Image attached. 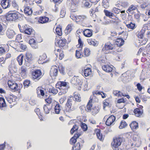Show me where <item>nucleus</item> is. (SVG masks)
I'll list each match as a JSON object with an SVG mask.
<instances>
[{
	"mask_svg": "<svg viewBox=\"0 0 150 150\" xmlns=\"http://www.w3.org/2000/svg\"><path fill=\"white\" fill-rule=\"evenodd\" d=\"M73 96H71L67 100L65 105L63 111L64 114L68 117V114L74 110L73 106Z\"/></svg>",
	"mask_w": 150,
	"mask_h": 150,
	"instance_id": "obj_1",
	"label": "nucleus"
},
{
	"mask_svg": "<svg viewBox=\"0 0 150 150\" xmlns=\"http://www.w3.org/2000/svg\"><path fill=\"white\" fill-rule=\"evenodd\" d=\"M104 12L106 16L110 18L113 16V13L110 12L108 10L106 9H104Z\"/></svg>",
	"mask_w": 150,
	"mask_h": 150,
	"instance_id": "obj_62",
	"label": "nucleus"
},
{
	"mask_svg": "<svg viewBox=\"0 0 150 150\" xmlns=\"http://www.w3.org/2000/svg\"><path fill=\"white\" fill-rule=\"evenodd\" d=\"M101 91L98 90H94L92 92V95H91L90 98L93 100L96 98V96L101 95Z\"/></svg>",
	"mask_w": 150,
	"mask_h": 150,
	"instance_id": "obj_42",
	"label": "nucleus"
},
{
	"mask_svg": "<svg viewBox=\"0 0 150 150\" xmlns=\"http://www.w3.org/2000/svg\"><path fill=\"white\" fill-rule=\"evenodd\" d=\"M70 18L76 23H82L86 20L87 17L84 15L75 16L73 14H71L70 15Z\"/></svg>",
	"mask_w": 150,
	"mask_h": 150,
	"instance_id": "obj_11",
	"label": "nucleus"
},
{
	"mask_svg": "<svg viewBox=\"0 0 150 150\" xmlns=\"http://www.w3.org/2000/svg\"><path fill=\"white\" fill-rule=\"evenodd\" d=\"M6 35L9 38H12L15 35L16 33L13 30L8 29L6 32Z\"/></svg>",
	"mask_w": 150,
	"mask_h": 150,
	"instance_id": "obj_37",
	"label": "nucleus"
},
{
	"mask_svg": "<svg viewBox=\"0 0 150 150\" xmlns=\"http://www.w3.org/2000/svg\"><path fill=\"white\" fill-rule=\"evenodd\" d=\"M19 47L21 50V51L24 52L26 50L27 48L26 45L24 43H20L19 44L18 47Z\"/></svg>",
	"mask_w": 150,
	"mask_h": 150,
	"instance_id": "obj_57",
	"label": "nucleus"
},
{
	"mask_svg": "<svg viewBox=\"0 0 150 150\" xmlns=\"http://www.w3.org/2000/svg\"><path fill=\"white\" fill-rule=\"evenodd\" d=\"M123 138L121 135L115 136L111 144V146L114 150H120V146L123 141Z\"/></svg>",
	"mask_w": 150,
	"mask_h": 150,
	"instance_id": "obj_2",
	"label": "nucleus"
},
{
	"mask_svg": "<svg viewBox=\"0 0 150 150\" xmlns=\"http://www.w3.org/2000/svg\"><path fill=\"white\" fill-rule=\"evenodd\" d=\"M115 19L114 20H112V23L115 25H120L121 21L119 18L118 17H116L115 18Z\"/></svg>",
	"mask_w": 150,
	"mask_h": 150,
	"instance_id": "obj_64",
	"label": "nucleus"
},
{
	"mask_svg": "<svg viewBox=\"0 0 150 150\" xmlns=\"http://www.w3.org/2000/svg\"><path fill=\"white\" fill-rule=\"evenodd\" d=\"M78 5H77L71 3L69 7V9L71 12H74L77 11L78 10Z\"/></svg>",
	"mask_w": 150,
	"mask_h": 150,
	"instance_id": "obj_50",
	"label": "nucleus"
},
{
	"mask_svg": "<svg viewBox=\"0 0 150 150\" xmlns=\"http://www.w3.org/2000/svg\"><path fill=\"white\" fill-rule=\"evenodd\" d=\"M72 30V26L71 25L68 24L67 27L64 30L65 33L67 34L68 35L71 32V31Z\"/></svg>",
	"mask_w": 150,
	"mask_h": 150,
	"instance_id": "obj_54",
	"label": "nucleus"
},
{
	"mask_svg": "<svg viewBox=\"0 0 150 150\" xmlns=\"http://www.w3.org/2000/svg\"><path fill=\"white\" fill-rule=\"evenodd\" d=\"M49 18L46 16H41L39 17L38 20V22L39 23L44 24L48 22Z\"/></svg>",
	"mask_w": 150,
	"mask_h": 150,
	"instance_id": "obj_31",
	"label": "nucleus"
},
{
	"mask_svg": "<svg viewBox=\"0 0 150 150\" xmlns=\"http://www.w3.org/2000/svg\"><path fill=\"white\" fill-rule=\"evenodd\" d=\"M127 125V124L125 121L124 120H122L120 122L119 128L120 129H122L126 127Z\"/></svg>",
	"mask_w": 150,
	"mask_h": 150,
	"instance_id": "obj_58",
	"label": "nucleus"
},
{
	"mask_svg": "<svg viewBox=\"0 0 150 150\" xmlns=\"http://www.w3.org/2000/svg\"><path fill=\"white\" fill-rule=\"evenodd\" d=\"M87 41L90 45L94 47L97 46L99 44L98 42L93 38L88 39H87Z\"/></svg>",
	"mask_w": 150,
	"mask_h": 150,
	"instance_id": "obj_30",
	"label": "nucleus"
},
{
	"mask_svg": "<svg viewBox=\"0 0 150 150\" xmlns=\"http://www.w3.org/2000/svg\"><path fill=\"white\" fill-rule=\"evenodd\" d=\"M104 119L106 120L105 124L108 126H111L114 125L116 120V117L113 115L110 116L106 115L104 117Z\"/></svg>",
	"mask_w": 150,
	"mask_h": 150,
	"instance_id": "obj_8",
	"label": "nucleus"
},
{
	"mask_svg": "<svg viewBox=\"0 0 150 150\" xmlns=\"http://www.w3.org/2000/svg\"><path fill=\"white\" fill-rule=\"evenodd\" d=\"M58 70L57 67L56 66H52L50 71V75L52 77L56 76L58 74Z\"/></svg>",
	"mask_w": 150,
	"mask_h": 150,
	"instance_id": "obj_22",
	"label": "nucleus"
},
{
	"mask_svg": "<svg viewBox=\"0 0 150 150\" xmlns=\"http://www.w3.org/2000/svg\"><path fill=\"white\" fill-rule=\"evenodd\" d=\"M24 11V13L28 15H30L32 13V9L28 6L25 7Z\"/></svg>",
	"mask_w": 150,
	"mask_h": 150,
	"instance_id": "obj_51",
	"label": "nucleus"
},
{
	"mask_svg": "<svg viewBox=\"0 0 150 150\" xmlns=\"http://www.w3.org/2000/svg\"><path fill=\"white\" fill-rule=\"evenodd\" d=\"M129 126L132 131L136 130L139 128L138 123L136 121L132 122L129 125Z\"/></svg>",
	"mask_w": 150,
	"mask_h": 150,
	"instance_id": "obj_36",
	"label": "nucleus"
},
{
	"mask_svg": "<svg viewBox=\"0 0 150 150\" xmlns=\"http://www.w3.org/2000/svg\"><path fill=\"white\" fill-rule=\"evenodd\" d=\"M100 109V107L99 105H96L92 108L91 113L93 115H95L99 112Z\"/></svg>",
	"mask_w": 150,
	"mask_h": 150,
	"instance_id": "obj_35",
	"label": "nucleus"
},
{
	"mask_svg": "<svg viewBox=\"0 0 150 150\" xmlns=\"http://www.w3.org/2000/svg\"><path fill=\"white\" fill-rule=\"evenodd\" d=\"M20 13L17 12L10 11L5 15V18L7 21H15L19 17Z\"/></svg>",
	"mask_w": 150,
	"mask_h": 150,
	"instance_id": "obj_4",
	"label": "nucleus"
},
{
	"mask_svg": "<svg viewBox=\"0 0 150 150\" xmlns=\"http://www.w3.org/2000/svg\"><path fill=\"white\" fill-rule=\"evenodd\" d=\"M25 56L26 59H25V61L30 62L33 60V56L29 52H27L26 53Z\"/></svg>",
	"mask_w": 150,
	"mask_h": 150,
	"instance_id": "obj_45",
	"label": "nucleus"
},
{
	"mask_svg": "<svg viewBox=\"0 0 150 150\" xmlns=\"http://www.w3.org/2000/svg\"><path fill=\"white\" fill-rule=\"evenodd\" d=\"M71 83L75 86V87L76 89L80 90L83 83V80L79 77L77 76L71 79Z\"/></svg>",
	"mask_w": 150,
	"mask_h": 150,
	"instance_id": "obj_5",
	"label": "nucleus"
},
{
	"mask_svg": "<svg viewBox=\"0 0 150 150\" xmlns=\"http://www.w3.org/2000/svg\"><path fill=\"white\" fill-rule=\"evenodd\" d=\"M18 26L20 31L22 33L28 35H31L33 33V30L28 25H25L21 27L20 26V27L19 25Z\"/></svg>",
	"mask_w": 150,
	"mask_h": 150,
	"instance_id": "obj_9",
	"label": "nucleus"
},
{
	"mask_svg": "<svg viewBox=\"0 0 150 150\" xmlns=\"http://www.w3.org/2000/svg\"><path fill=\"white\" fill-rule=\"evenodd\" d=\"M92 73L91 69L89 67H85L82 69V70L83 75L85 77H88L91 75Z\"/></svg>",
	"mask_w": 150,
	"mask_h": 150,
	"instance_id": "obj_18",
	"label": "nucleus"
},
{
	"mask_svg": "<svg viewBox=\"0 0 150 150\" xmlns=\"http://www.w3.org/2000/svg\"><path fill=\"white\" fill-rule=\"evenodd\" d=\"M45 89L42 87L41 86H39L37 88V93L38 96H41L43 97H46L47 96L45 94Z\"/></svg>",
	"mask_w": 150,
	"mask_h": 150,
	"instance_id": "obj_25",
	"label": "nucleus"
},
{
	"mask_svg": "<svg viewBox=\"0 0 150 150\" xmlns=\"http://www.w3.org/2000/svg\"><path fill=\"white\" fill-rule=\"evenodd\" d=\"M137 9V6L135 5H132L126 11L127 13H130L131 11L135 10Z\"/></svg>",
	"mask_w": 150,
	"mask_h": 150,
	"instance_id": "obj_53",
	"label": "nucleus"
},
{
	"mask_svg": "<svg viewBox=\"0 0 150 150\" xmlns=\"http://www.w3.org/2000/svg\"><path fill=\"white\" fill-rule=\"evenodd\" d=\"M7 105L4 98L3 97H0V109L2 110Z\"/></svg>",
	"mask_w": 150,
	"mask_h": 150,
	"instance_id": "obj_41",
	"label": "nucleus"
},
{
	"mask_svg": "<svg viewBox=\"0 0 150 150\" xmlns=\"http://www.w3.org/2000/svg\"><path fill=\"white\" fill-rule=\"evenodd\" d=\"M42 74L41 71L38 69L34 70L31 72L32 79L35 81H39L42 78Z\"/></svg>",
	"mask_w": 150,
	"mask_h": 150,
	"instance_id": "obj_7",
	"label": "nucleus"
},
{
	"mask_svg": "<svg viewBox=\"0 0 150 150\" xmlns=\"http://www.w3.org/2000/svg\"><path fill=\"white\" fill-rule=\"evenodd\" d=\"M78 128L79 127L77 125H74L70 130L71 134H72L75 131H77Z\"/></svg>",
	"mask_w": 150,
	"mask_h": 150,
	"instance_id": "obj_60",
	"label": "nucleus"
},
{
	"mask_svg": "<svg viewBox=\"0 0 150 150\" xmlns=\"http://www.w3.org/2000/svg\"><path fill=\"white\" fill-rule=\"evenodd\" d=\"M55 87L56 88H58L60 90L58 93L59 96H62L66 94L68 91L66 82L59 81L56 84Z\"/></svg>",
	"mask_w": 150,
	"mask_h": 150,
	"instance_id": "obj_3",
	"label": "nucleus"
},
{
	"mask_svg": "<svg viewBox=\"0 0 150 150\" xmlns=\"http://www.w3.org/2000/svg\"><path fill=\"white\" fill-rule=\"evenodd\" d=\"M10 2L9 0H2L1 1V4L3 8L5 9L10 6Z\"/></svg>",
	"mask_w": 150,
	"mask_h": 150,
	"instance_id": "obj_29",
	"label": "nucleus"
},
{
	"mask_svg": "<svg viewBox=\"0 0 150 150\" xmlns=\"http://www.w3.org/2000/svg\"><path fill=\"white\" fill-rule=\"evenodd\" d=\"M81 133L80 132H77L75 134L74 136L71 137L69 143L71 145H74L77 141V139L81 135Z\"/></svg>",
	"mask_w": 150,
	"mask_h": 150,
	"instance_id": "obj_20",
	"label": "nucleus"
},
{
	"mask_svg": "<svg viewBox=\"0 0 150 150\" xmlns=\"http://www.w3.org/2000/svg\"><path fill=\"white\" fill-rule=\"evenodd\" d=\"M93 30L91 29L88 28L85 29L83 30V35L86 37L90 38L93 35Z\"/></svg>",
	"mask_w": 150,
	"mask_h": 150,
	"instance_id": "obj_24",
	"label": "nucleus"
},
{
	"mask_svg": "<svg viewBox=\"0 0 150 150\" xmlns=\"http://www.w3.org/2000/svg\"><path fill=\"white\" fill-rule=\"evenodd\" d=\"M132 139L135 143V144L137 147H139L142 143V139L139 135L137 133L133 134Z\"/></svg>",
	"mask_w": 150,
	"mask_h": 150,
	"instance_id": "obj_14",
	"label": "nucleus"
},
{
	"mask_svg": "<svg viewBox=\"0 0 150 150\" xmlns=\"http://www.w3.org/2000/svg\"><path fill=\"white\" fill-rule=\"evenodd\" d=\"M137 108L134 109L133 112L135 117H140L143 114V106L140 105L138 104H137Z\"/></svg>",
	"mask_w": 150,
	"mask_h": 150,
	"instance_id": "obj_10",
	"label": "nucleus"
},
{
	"mask_svg": "<svg viewBox=\"0 0 150 150\" xmlns=\"http://www.w3.org/2000/svg\"><path fill=\"white\" fill-rule=\"evenodd\" d=\"M97 138L101 141L103 142L105 136H103L100 132V130L99 129L96 133Z\"/></svg>",
	"mask_w": 150,
	"mask_h": 150,
	"instance_id": "obj_40",
	"label": "nucleus"
},
{
	"mask_svg": "<svg viewBox=\"0 0 150 150\" xmlns=\"http://www.w3.org/2000/svg\"><path fill=\"white\" fill-rule=\"evenodd\" d=\"M111 100V99L110 98H108L105 99L104 102L103 103V109H105L106 107L109 105V104L110 103Z\"/></svg>",
	"mask_w": 150,
	"mask_h": 150,
	"instance_id": "obj_56",
	"label": "nucleus"
},
{
	"mask_svg": "<svg viewBox=\"0 0 150 150\" xmlns=\"http://www.w3.org/2000/svg\"><path fill=\"white\" fill-rule=\"evenodd\" d=\"M54 52L57 57L59 56V58L60 60H62L64 57V55L63 50L61 49L55 48Z\"/></svg>",
	"mask_w": 150,
	"mask_h": 150,
	"instance_id": "obj_17",
	"label": "nucleus"
},
{
	"mask_svg": "<svg viewBox=\"0 0 150 150\" xmlns=\"http://www.w3.org/2000/svg\"><path fill=\"white\" fill-rule=\"evenodd\" d=\"M49 93H52L54 95L57 94L58 92L57 89L55 88L54 87L50 88L49 89Z\"/></svg>",
	"mask_w": 150,
	"mask_h": 150,
	"instance_id": "obj_63",
	"label": "nucleus"
},
{
	"mask_svg": "<svg viewBox=\"0 0 150 150\" xmlns=\"http://www.w3.org/2000/svg\"><path fill=\"white\" fill-rule=\"evenodd\" d=\"M29 43L33 49L38 48V46L37 43L34 39H31L29 40Z\"/></svg>",
	"mask_w": 150,
	"mask_h": 150,
	"instance_id": "obj_39",
	"label": "nucleus"
},
{
	"mask_svg": "<svg viewBox=\"0 0 150 150\" xmlns=\"http://www.w3.org/2000/svg\"><path fill=\"white\" fill-rule=\"evenodd\" d=\"M75 56L77 59H81L84 57L82 49H78L76 50Z\"/></svg>",
	"mask_w": 150,
	"mask_h": 150,
	"instance_id": "obj_28",
	"label": "nucleus"
},
{
	"mask_svg": "<svg viewBox=\"0 0 150 150\" xmlns=\"http://www.w3.org/2000/svg\"><path fill=\"white\" fill-rule=\"evenodd\" d=\"M8 87L12 92H15L18 91L20 89V87L18 86V84L11 80H9L8 81Z\"/></svg>",
	"mask_w": 150,
	"mask_h": 150,
	"instance_id": "obj_12",
	"label": "nucleus"
},
{
	"mask_svg": "<svg viewBox=\"0 0 150 150\" xmlns=\"http://www.w3.org/2000/svg\"><path fill=\"white\" fill-rule=\"evenodd\" d=\"M24 58V56L22 54L19 55L17 57V60L19 65L21 66L23 64Z\"/></svg>",
	"mask_w": 150,
	"mask_h": 150,
	"instance_id": "obj_44",
	"label": "nucleus"
},
{
	"mask_svg": "<svg viewBox=\"0 0 150 150\" xmlns=\"http://www.w3.org/2000/svg\"><path fill=\"white\" fill-rule=\"evenodd\" d=\"M84 57L86 58L89 57L91 54L90 49L88 47H86L84 48L83 51Z\"/></svg>",
	"mask_w": 150,
	"mask_h": 150,
	"instance_id": "obj_43",
	"label": "nucleus"
},
{
	"mask_svg": "<svg viewBox=\"0 0 150 150\" xmlns=\"http://www.w3.org/2000/svg\"><path fill=\"white\" fill-rule=\"evenodd\" d=\"M61 106L58 103L57 104L54 108V111L55 113L57 114H59L60 113V111L61 110Z\"/></svg>",
	"mask_w": 150,
	"mask_h": 150,
	"instance_id": "obj_52",
	"label": "nucleus"
},
{
	"mask_svg": "<svg viewBox=\"0 0 150 150\" xmlns=\"http://www.w3.org/2000/svg\"><path fill=\"white\" fill-rule=\"evenodd\" d=\"M84 143V140L80 138L76 144L72 147V150H80L81 147L83 146Z\"/></svg>",
	"mask_w": 150,
	"mask_h": 150,
	"instance_id": "obj_16",
	"label": "nucleus"
},
{
	"mask_svg": "<svg viewBox=\"0 0 150 150\" xmlns=\"http://www.w3.org/2000/svg\"><path fill=\"white\" fill-rule=\"evenodd\" d=\"M62 27L60 25H58L56 28L55 31L56 34L58 36H61L62 35Z\"/></svg>",
	"mask_w": 150,
	"mask_h": 150,
	"instance_id": "obj_46",
	"label": "nucleus"
},
{
	"mask_svg": "<svg viewBox=\"0 0 150 150\" xmlns=\"http://www.w3.org/2000/svg\"><path fill=\"white\" fill-rule=\"evenodd\" d=\"M112 93L114 96L117 97H121L122 96L126 97L127 98L129 99L130 98V96L129 95L124 94L121 91L116 90L113 91Z\"/></svg>",
	"mask_w": 150,
	"mask_h": 150,
	"instance_id": "obj_21",
	"label": "nucleus"
},
{
	"mask_svg": "<svg viewBox=\"0 0 150 150\" xmlns=\"http://www.w3.org/2000/svg\"><path fill=\"white\" fill-rule=\"evenodd\" d=\"M93 100L89 98L88 102L86 105L85 110V111L87 112H91L92 111L93 108V104L92 103Z\"/></svg>",
	"mask_w": 150,
	"mask_h": 150,
	"instance_id": "obj_27",
	"label": "nucleus"
},
{
	"mask_svg": "<svg viewBox=\"0 0 150 150\" xmlns=\"http://www.w3.org/2000/svg\"><path fill=\"white\" fill-rule=\"evenodd\" d=\"M84 43L83 41L82 40L81 37L79 36L78 40V44L76 45L78 49H83V47Z\"/></svg>",
	"mask_w": 150,
	"mask_h": 150,
	"instance_id": "obj_47",
	"label": "nucleus"
},
{
	"mask_svg": "<svg viewBox=\"0 0 150 150\" xmlns=\"http://www.w3.org/2000/svg\"><path fill=\"white\" fill-rule=\"evenodd\" d=\"M114 67L112 65L106 64L102 66V69L104 71L109 73L112 72Z\"/></svg>",
	"mask_w": 150,
	"mask_h": 150,
	"instance_id": "obj_23",
	"label": "nucleus"
},
{
	"mask_svg": "<svg viewBox=\"0 0 150 150\" xmlns=\"http://www.w3.org/2000/svg\"><path fill=\"white\" fill-rule=\"evenodd\" d=\"M124 41L122 38H119L117 39L114 44L116 48V51L117 52H120L122 51V49L120 47L124 44Z\"/></svg>",
	"mask_w": 150,
	"mask_h": 150,
	"instance_id": "obj_13",
	"label": "nucleus"
},
{
	"mask_svg": "<svg viewBox=\"0 0 150 150\" xmlns=\"http://www.w3.org/2000/svg\"><path fill=\"white\" fill-rule=\"evenodd\" d=\"M115 50L116 48L114 44H112L110 42L105 43L103 47L102 51L104 54L111 53L110 50Z\"/></svg>",
	"mask_w": 150,
	"mask_h": 150,
	"instance_id": "obj_6",
	"label": "nucleus"
},
{
	"mask_svg": "<svg viewBox=\"0 0 150 150\" xmlns=\"http://www.w3.org/2000/svg\"><path fill=\"white\" fill-rule=\"evenodd\" d=\"M17 99V97L13 95H10L6 98V100L9 103L13 105L16 103Z\"/></svg>",
	"mask_w": 150,
	"mask_h": 150,
	"instance_id": "obj_19",
	"label": "nucleus"
},
{
	"mask_svg": "<svg viewBox=\"0 0 150 150\" xmlns=\"http://www.w3.org/2000/svg\"><path fill=\"white\" fill-rule=\"evenodd\" d=\"M58 46L60 48H63L67 43V41L64 38L61 37L59 39L57 40L56 42Z\"/></svg>",
	"mask_w": 150,
	"mask_h": 150,
	"instance_id": "obj_15",
	"label": "nucleus"
},
{
	"mask_svg": "<svg viewBox=\"0 0 150 150\" xmlns=\"http://www.w3.org/2000/svg\"><path fill=\"white\" fill-rule=\"evenodd\" d=\"M82 3L83 6L86 8H89L91 5L87 0H83Z\"/></svg>",
	"mask_w": 150,
	"mask_h": 150,
	"instance_id": "obj_61",
	"label": "nucleus"
},
{
	"mask_svg": "<svg viewBox=\"0 0 150 150\" xmlns=\"http://www.w3.org/2000/svg\"><path fill=\"white\" fill-rule=\"evenodd\" d=\"M52 109V105L51 104H45L44 105L43 109L44 112L46 114L50 113Z\"/></svg>",
	"mask_w": 150,
	"mask_h": 150,
	"instance_id": "obj_32",
	"label": "nucleus"
},
{
	"mask_svg": "<svg viewBox=\"0 0 150 150\" xmlns=\"http://www.w3.org/2000/svg\"><path fill=\"white\" fill-rule=\"evenodd\" d=\"M19 73L21 76L23 78H26L27 76V70L26 68L23 66H22Z\"/></svg>",
	"mask_w": 150,
	"mask_h": 150,
	"instance_id": "obj_26",
	"label": "nucleus"
},
{
	"mask_svg": "<svg viewBox=\"0 0 150 150\" xmlns=\"http://www.w3.org/2000/svg\"><path fill=\"white\" fill-rule=\"evenodd\" d=\"M146 30L143 28L140 31H138L137 33V36L138 38L142 39L144 37Z\"/></svg>",
	"mask_w": 150,
	"mask_h": 150,
	"instance_id": "obj_38",
	"label": "nucleus"
},
{
	"mask_svg": "<svg viewBox=\"0 0 150 150\" xmlns=\"http://www.w3.org/2000/svg\"><path fill=\"white\" fill-rule=\"evenodd\" d=\"M35 111L38 116L40 120H43L44 117L43 116L41 112L40 109L38 108H37L35 109Z\"/></svg>",
	"mask_w": 150,
	"mask_h": 150,
	"instance_id": "obj_49",
	"label": "nucleus"
},
{
	"mask_svg": "<svg viewBox=\"0 0 150 150\" xmlns=\"http://www.w3.org/2000/svg\"><path fill=\"white\" fill-rule=\"evenodd\" d=\"M18 43L15 41H12L10 43V45L16 50L18 49Z\"/></svg>",
	"mask_w": 150,
	"mask_h": 150,
	"instance_id": "obj_55",
	"label": "nucleus"
},
{
	"mask_svg": "<svg viewBox=\"0 0 150 150\" xmlns=\"http://www.w3.org/2000/svg\"><path fill=\"white\" fill-rule=\"evenodd\" d=\"M124 23L126 25V27L128 29H130L133 30L136 27V24L132 23V22H124Z\"/></svg>",
	"mask_w": 150,
	"mask_h": 150,
	"instance_id": "obj_33",
	"label": "nucleus"
},
{
	"mask_svg": "<svg viewBox=\"0 0 150 150\" xmlns=\"http://www.w3.org/2000/svg\"><path fill=\"white\" fill-rule=\"evenodd\" d=\"M47 56L45 54H43L40 56L38 60V62L39 64H43L45 63L46 61Z\"/></svg>",
	"mask_w": 150,
	"mask_h": 150,
	"instance_id": "obj_34",
	"label": "nucleus"
},
{
	"mask_svg": "<svg viewBox=\"0 0 150 150\" xmlns=\"http://www.w3.org/2000/svg\"><path fill=\"white\" fill-rule=\"evenodd\" d=\"M76 93L74 92L73 93V96L75 98V101L78 102H80L81 101V97L80 96V95L76 94Z\"/></svg>",
	"mask_w": 150,
	"mask_h": 150,
	"instance_id": "obj_59",
	"label": "nucleus"
},
{
	"mask_svg": "<svg viewBox=\"0 0 150 150\" xmlns=\"http://www.w3.org/2000/svg\"><path fill=\"white\" fill-rule=\"evenodd\" d=\"M10 6L11 8L16 10H18L19 8L18 4L16 0H13L11 1Z\"/></svg>",
	"mask_w": 150,
	"mask_h": 150,
	"instance_id": "obj_48",
	"label": "nucleus"
}]
</instances>
